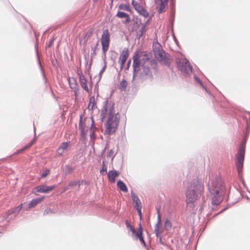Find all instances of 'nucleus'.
<instances>
[{"mask_svg": "<svg viewBox=\"0 0 250 250\" xmlns=\"http://www.w3.org/2000/svg\"><path fill=\"white\" fill-rule=\"evenodd\" d=\"M204 193V185L202 180L198 178L192 180L188 184L186 192L187 206L194 208L195 203L201 197H203Z\"/></svg>", "mask_w": 250, "mask_h": 250, "instance_id": "1", "label": "nucleus"}, {"mask_svg": "<svg viewBox=\"0 0 250 250\" xmlns=\"http://www.w3.org/2000/svg\"><path fill=\"white\" fill-rule=\"evenodd\" d=\"M213 205H219L223 200L226 190L225 183L222 178L216 177L212 182L211 186L208 185Z\"/></svg>", "mask_w": 250, "mask_h": 250, "instance_id": "2", "label": "nucleus"}, {"mask_svg": "<svg viewBox=\"0 0 250 250\" xmlns=\"http://www.w3.org/2000/svg\"><path fill=\"white\" fill-rule=\"evenodd\" d=\"M250 132V125H246V131L243 143L240 145L239 148L238 153L236 155L235 165L238 176L240 178L242 177V172L243 167L244 161L245 153V144L246 140L249 136Z\"/></svg>", "mask_w": 250, "mask_h": 250, "instance_id": "3", "label": "nucleus"}, {"mask_svg": "<svg viewBox=\"0 0 250 250\" xmlns=\"http://www.w3.org/2000/svg\"><path fill=\"white\" fill-rule=\"evenodd\" d=\"M112 93H111L109 98H107L105 101H104L103 106L101 109V121L103 122L104 119L106 117L107 110L108 109V123H109L112 118H113L115 115L114 106L115 103L110 101Z\"/></svg>", "mask_w": 250, "mask_h": 250, "instance_id": "4", "label": "nucleus"}, {"mask_svg": "<svg viewBox=\"0 0 250 250\" xmlns=\"http://www.w3.org/2000/svg\"><path fill=\"white\" fill-rule=\"evenodd\" d=\"M120 115L118 112L115 113L114 117L108 123V120L105 123V134L111 135L114 133L117 130L120 122Z\"/></svg>", "mask_w": 250, "mask_h": 250, "instance_id": "5", "label": "nucleus"}, {"mask_svg": "<svg viewBox=\"0 0 250 250\" xmlns=\"http://www.w3.org/2000/svg\"><path fill=\"white\" fill-rule=\"evenodd\" d=\"M176 64L178 69L181 71L184 76L187 77L193 73L192 67L186 58L177 61Z\"/></svg>", "mask_w": 250, "mask_h": 250, "instance_id": "6", "label": "nucleus"}, {"mask_svg": "<svg viewBox=\"0 0 250 250\" xmlns=\"http://www.w3.org/2000/svg\"><path fill=\"white\" fill-rule=\"evenodd\" d=\"M141 64V61L140 60V56L139 55V51L136 50L133 56V76L132 83L133 82L135 78L140 70V68Z\"/></svg>", "mask_w": 250, "mask_h": 250, "instance_id": "7", "label": "nucleus"}, {"mask_svg": "<svg viewBox=\"0 0 250 250\" xmlns=\"http://www.w3.org/2000/svg\"><path fill=\"white\" fill-rule=\"evenodd\" d=\"M101 41L102 46V51L104 52H107L110 43V33L108 29H105L103 31Z\"/></svg>", "mask_w": 250, "mask_h": 250, "instance_id": "8", "label": "nucleus"}, {"mask_svg": "<svg viewBox=\"0 0 250 250\" xmlns=\"http://www.w3.org/2000/svg\"><path fill=\"white\" fill-rule=\"evenodd\" d=\"M89 43L91 44V52L90 53L91 61L89 65V68H90L92 63L93 59L97 54V50L99 49L98 47L99 46V40L98 39H93L89 42Z\"/></svg>", "mask_w": 250, "mask_h": 250, "instance_id": "9", "label": "nucleus"}, {"mask_svg": "<svg viewBox=\"0 0 250 250\" xmlns=\"http://www.w3.org/2000/svg\"><path fill=\"white\" fill-rule=\"evenodd\" d=\"M144 63L142 65V70L140 73V75L142 78L148 77L150 79L153 78L152 73L150 70L149 66H147L145 64V62L143 61Z\"/></svg>", "mask_w": 250, "mask_h": 250, "instance_id": "10", "label": "nucleus"}, {"mask_svg": "<svg viewBox=\"0 0 250 250\" xmlns=\"http://www.w3.org/2000/svg\"><path fill=\"white\" fill-rule=\"evenodd\" d=\"M56 188L55 185L47 186L44 185H40L36 188V191L40 193H47Z\"/></svg>", "mask_w": 250, "mask_h": 250, "instance_id": "11", "label": "nucleus"}, {"mask_svg": "<svg viewBox=\"0 0 250 250\" xmlns=\"http://www.w3.org/2000/svg\"><path fill=\"white\" fill-rule=\"evenodd\" d=\"M128 56V49L125 48L121 54L119 59V62L120 64V71L123 69Z\"/></svg>", "mask_w": 250, "mask_h": 250, "instance_id": "12", "label": "nucleus"}, {"mask_svg": "<svg viewBox=\"0 0 250 250\" xmlns=\"http://www.w3.org/2000/svg\"><path fill=\"white\" fill-rule=\"evenodd\" d=\"M143 56L144 57L142 58V61H145V60L149 61V64L152 69H153L154 71H157V62L156 61L153 59H151L150 58L148 57V55L145 52H143Z\"/></svg>", "mask_w": 250, "mask_h": 250, "instance_id": "13", "label": "nucleus"}, {"mask_svg": "<svg viewBox=\"0 0 250 250\" xmlns=\"http://www.w3.org/2000/svg\"><path fill=\"white\" fill-rule=\"evenodd\" d=\"M143 229L141 225V223L139 224V228L138 231L136 233L135 236L137 238H138L141 243L143 245L144 247L146 248V245L144 240L143 237Z\"/></svg>", "mask_w": 250, "mask_h": 250, "instance_id": "14", "label": "nucleus"}, {"mask_svg": "<svg viewBox=\"0 0 250 250\" xmlns=\"http://www.w3.org/2000/svg\"><path fill=\"white\" fill-rule=\"evenodd\" d=\"M131 196L134 204V208L136 209L142 208L141 202L138 196L133 191L131 192Z\"/></svg>", "mask_w": 250, "mask_h": 250, "instance_id": "15", "label": "nucleus"}, {"mask_svg": "<svg viewBox=\"0 0 250 250\" xmlns=\"http://www.w3.org/2000/svg\"><path fill=\"white\" fill-rule=\"evenodd\" d=\"M157 212L158 213L157 216V222L154 227V232L155 233V235L157 238H159L160 232V225L161 222V215L160 213V210L159 209H157Z\"/></svg>", "mask_w": 250, "mask_h": 250, "instance_id": "16", "label": "nucleus"}, {"mask_svg": "<svg viewBox=\"0 0 250 250\" xmlns=\"http://www.w3.org/2000/svg\"><path fill=\"white\" fill-rule=\"evenodd\" d=\"M119 175V172L118 171L115 170H109L107 174L108 180L112 183H114L115 181L116 178Z\"/></svg>", "mask_w": 250, "mask_h": 250, "instance_id": "17", "label": "nucleus"}, {"mask_svg": "<svg viewBox=\"0 0 250 250\" xmlns=\"http://www.w3.org/2000/svg\"><path fill=\"white\" fill-rule=\"evenodd\" d=\"M44 199V197L41 198H36L32 200L28 204V207L25 208V206L23 207L25 210H27L28 208H32L37 206L40 202H41Z\"/></svg>", "mask_w": 250, "mask_h": 250, "instance_id": "18", "label": "nucleus"}, {"mask_svg": "<svg viewBox=\"0 0 250 250\" xmlns=\"http://www.w3.org/2000/svg\"><path fill=\"white\" fill-rule=\"evenodd\" d=\"M135 10L141 16L146 18L148 16V12L140 3L136 5Z\"/></svg>", "mask_w": 250, "mask_h": 250, "instance_id": "19", "label": "nucleus"}, {"mask_svg": "<svg viewBox=\"0 0 250 250\" xmlns=\"http://www.w3.org/2000/svg\"><path fill=\"white\" fill-rule=\"evenodd\" d=\"M159 47L158 49L155 51V55L157 58H160V61H163L166 59V56L164 55L165 52L162 48H161V45L158 44Z\"/></svg>", "mask_w": 250, "mask_h": 250, "instance_id": "20", "label": "nucleus"}, {"mask_svg": "<svg viewBox=\"0 0 250 250\" xmlns=\"http://www.w3.org/2000/svg\"><path fill=\"white\" fill-rule=\"evenodd\" d=\"M35 49H36V56H37V58L38 63L39 66L40 70L41 71L42 77H43V79L46 81L45 74V73L44 72L43 68L42 67V63H41V62L40 61V58H39V55L38 50L37 44L35 45Z\"/></svg>", "mask_w": 250, "mask_h": 250, "instance_id": "21", "label": "nucleus"}, {"mask_svg": "<svg viewBox=\"0 0 250 250\" xmlns=\"http://www.w3.org/2000/svg\"><path fill=\"white\" fill-rule=\"evenodd\" d=\"M93 31L92 29H89L86 32L83 36V45H85L88 40L92 36Z\"/></svg>", "mask_w": 250, "mask_h": 250, "instance_id": "22", "label": "nucleus"}, {"mask_svg": "<svg viewBox=\"0 0 250 250\" xmlns=\"http://www.w3.org/2000/svg\"><path fill=\"white\" fill-rule=\"evenodd\" d=\"M80 83L82 86V87L86 92L89 91L88 87L87 84L86 80L84 77V76H81L80 77Z\"/></svg>", "mask_w": 250, "mask_h": 250, "instance_id": "23", "label": "nucleus"}, {"mask_svg": "<svg viewBox=\"0 0 250 250\" xmlns=\"http://www.w3.org/2000/svg\"><path fill=\"white\" fill-rule=\"evenodd\" d=\"M117 186L121 191L123 192H126L128 191V189L126 185L123 181L121 180H119L117 181Z\"/></svg>", "mask_w": 250, "mask_h": 250, "instance_id": "24", "label": "nucleus"}, {"mask_svg": "<svg viewBox=\"0 0 250 250\" xmlns=\"http://www.w3.org/2000/svg\"><path fill=\"white\" fill-rule=\"evenodd\" d=\"M193 77L195 81L208 93L209 94V91L208 90L207 88L204 86L202 81L199 79L197 76L195 74H193Z\"/></svg>", "mask_w": 250, "mask_h": 250, "instance_id": "25", "label": "nucleus"}, {"mask_svg": "<svg viewBox=\"0 0 250 250\" xmlns=\"http://www.w3.org/2000/svg\"><path fill=\"white\" fill-rule=\"evenodd\" d=\"M95 104V97L92 96L90 97L89 99V103L88 106V109L89 110H92L94 108V105Z\"/></svg>", "mask_w": 250, "mask_h": 250, "instance_id": "26", "label": "nucleus"}, {"mask_svg": "<svg viewBox=\"0 0 250 250\" xmlns=\"http://www.w3.org/2000/svg\"><path fill=\"white\" fill-rule=\"evenodd\" d=\"M119 8L121 10H126L128 12H131V9L128 4L121 3L119 6Z\"/></svg>", "mask_w": 250, "mask_h": 250, "instance_id": "27", "label": "nucleus"}, {"mask_svg": "<svg viewBox=\"0 0 250 250\" xmlns=\"http://www.w3.org/2000/svg\"><path fill=\"white\" fill-rule=\"evenodd\" d=\"M164 226L165 229L166 230L168 231L172 228V223H171V221L168 219H167L165 221Z\"/></svg>", "mask_w": 250, "mask_h": 250, "instance_id": "28", "label": "nucleus"}, {"mask_svg": "<svg viewBox=\"0 0 250 250\" xmlns=\"http://www.w3.org/2000/svg\"><path fill=\"white\" fill-rule=\"evenodd\" d=\"M65 169L64 170V173L65 175H67L72 173L75 169L74 167H71L69 165H65Z\"/></svg>", "mask_w": 250, "mask_h": 250, "instance_id": "29", "label": "nucleus"}, {"mask_svg": "<svg viewBox=\"0 0 250 250\" xmlns=\"http://www.w3.org/2000/svg\"><path fill=\"white\" fill-rule=\"evenodd\" d=\"M22 204H21L18 207L13 209V210L10 212V214H15L16 215L18 214L22 208Z\"/></svg>", "mask_w": 250, "mask_h": 250, "instance_id": "30", "label": "nucleus"}, {"mask_svg": "<svg viewBox=\"0 0 250 250\" xmlns=\"http://www.w3.org/2000/svg\"><path fill=\"white\" fill-rule=\"evenodd\" d=\"M127 81L123 79L120 83V89L121 90L125 91L127 87Z\"/></svg>", "mask_w": 250, "mask_h": 250, "instance_id": "31", "label": "nucleus"}, {"mask_svg": "<svg viewBox=\"0 0 250 250\" xmlns=\"http://www.w3.org/2000/svg\"><path fill=\"white\" fill-rule=\"evenodd\" d=\"M125 225H126V227L129 229L132 232V234H136V233L137 232H136V230H135V229L133 227H132L130 224L129 223V222L127 221V220H125Z\"/></svg>", "mask_w": 250, "mask_h": 250, "instance_id": "32", "label": "nucleus"}, {"mask_svg": "<svg viewBox=\"0 0 250 250\" xmlns=\"http://www.w3.org/2000/svg\"><path fill=\"white\" fill-rule=\"evenodd\" d=\"M106 69V65H104L102 69L101 70V71H100L99 72V78H98V81L96 83V84L95 85V89L96 88V87L98 85V83H99V82L100 81L101 78H102V73L105 71Z\"/></svg>", "mask_w": 250, "mask_h": 250, "instance_id": "33", "label": "nucleus"}, {"mask_svg": "<svg viewBox=\"0 0 250 250\" xmlns=\"http://www.w3.org/2000/svg\"><path fill=\"white\" fill-rule=\"evenodd\" d=\"M141 23V20L140 21V22H139L138 21H135L132 25V31H136L140 25V24Z\"/></svg>", "mask_w": 250, "mask_h": 250, "instance_id": "34", "label": "nucleus"}, {"mask_svg": "<svg viewBox=\"0 0 250 250\" xmlns=\"http://www.w3.org/2000/svg\"><path fill=\"white\" fill-rule=\"evenodd\" d=\"M165 2H166V4H167V3L168 1L167 2H166L164 0V1L160 3V8H159V9L158 10V13H162L163 12H164L165 11Z\"/></svg>", "mask_w": 250, "mask_h": 250, "instance_id": "35", "label": "nucleus"}, {"mask_svg": "<svg viewBox=\"0 0 250 250\" xmlns=\"http://www.w3.org/2000/svg\"><path fill=\"white\" fill-rule=\"evenodd\" d=\"M79 129L81 130V134L82 137L84 139L86 136L87 130L85 129V126H82L81 127H79Z\"/></svg>", "mask_w": 250, "mask_h": 250, "instance_id": "36", "label": "nucleus"}, {"mask_svg": "<svg viewBox=\"0 0 250 250\" xmlns=\"http://www.w3.org/2000/svg\"><path fill=\"white\" fill-rule=\"evenodd\" d=\"M74 84H71L69 83L70 88L73 90V91H79L78 85L77 83L76 80L75 79H74Z\"/></svg>", "mask_w": 250, "mask_h": 250, "instance_id": "37", "label": "nucleus"}, {"mask_svg": "<svg viewBox=\"0 0 250 250\" xmlns=\"http://www.w3.org/2000/svg\"><path fill=\"white\" fill-rule=\"evenodd\" d=\"M146 31V28L143 26L141 28V29L139 30L138 33H137V37L140 39L143 36L145 32Z\"/></svg>", "mask_w": 250, "mask_h": 250, "instance_id": "38", "label": "nucleus"}, {"mask_svg": "<svg viewBox=\"0 0 250 250\" xmlns=\"http://www.w3.org/2000/svg\"><path fill=\"white\" fill-rule=\"evenodd\" d=\"M170 5L172 7L171 14V15L173 17H172V21H173V19H174V14H175V9H174V6H175L174 0H171Z\"/></svg>", "mask_w": 250, "mask_h": 250, "instance_id": "39", "label": "nucleus"}, {"mask_svg": "<svg viewBox=\"0 0 250 250\" xmlns=\"http://www.w3.org/2000/svg\"><path fill=\"white\" fill-rule=\"evenodd\" d=\"M116 16L121 19L125 18V17L127 16V13L124 12L118 11Z\"/></svg>", "mask_w": 250, "mask_h": 250, "instance_id": "40", "label": "nucleus"}, {"mask_svg": "<svg viewBox=\"0 0 250 250\" xmlns=\"http://www.w3.org/2000/svg\"><path fill=\"white\" fill-rule=\"evenodd\" d=\"M105 161L103 160L102 162V168L100 171V173L101 174H104V172H106L107 171V167L105 166Z\"/></svg>", "mask_w": 250, "mask_h": 250, "instance_id": "41", "label": "nucleus"}, {"mask_svg": "<svg viewBox=\"0 0 250 250\" xmlns=\"http://www.w3.org/2000/svg\"><path fill=\"white\" fill-rule=\"evenodd\" d=\"M50 173L49 169H46L41 175V178H44L46 176L48 175Z\"/></svg>", "mask_w": 250, "mask_h": 250, "instance_id": "42", "label": "nucleus"}, {"mask_svg": "<svg viewBox=\"0 0 250 250\" xmlns=\"http://www.w3.org/2000/svg\"><path fill=\"white\" fill-rule=\"evenodd\" d=\"M77 185H78L79 186H80V181H71L70 182L68 185V187H73V186H77Z\"/></svg>", "mask_w": 250, "mask_h": 250, "instance_id": "43", "label": "nucleus"}, {"mask_svg": "<svg viewBox=\"0 0 250 250\" xmlns=\"http://www.w3.org/2000/svg\"><path fill=\"white\" fill-rule=\"evenodd\" d=\"M26 149H27V148L26 147V146H25L22 148H21L20 149H19V150H17L16 152H15L13 153V155L20 154V153H22V152H23L24 151H25Z\"/></svg>", "mask_w": 250, "mask_h": 250, "instance_id": "44", "label": "nucleus"}, {"mask_svg": "<svg viewBox=\"0 0 250 250\" xmlns=\"http://www.w3.org/2000/svg\"><path fill=\"white\" fill-rule=\"evenodd\" d=\"M68 145V142H63L61 144V146H59L61 149H63V150L67 149Z\"/></svg>", "mask_w": 250, "mask_h": 250, "instance_id": "45", "label": "nucleus"}, {"mask_svg": "<svg viewBox=\"0 0 250 250\" xmlns=\"http://www.w3.org/2000/svg\"><path fill=\"white\" fill-rule=\"evenodd\" d=\"M83 115L81 114L80 117V120H79V127H81L82 126H85V125L83 123Z\"/></svg>", "mask_w": 250, "mask_h": 250, "instance_id": "46", "label": "nucleus"}, {"mask_svg": "<svg viewBox=\"0 0 250 250\" xmlns=\"http://www.w3.org/2000/svg\"><path fill=\"white\" fill-rule=\"evenodd\" d=\"M36 138L33 139L28 144L25 145L26 147L28 149L29 148L36 142Z\"/></svg>", "mask_w": 250, "mask_h": 250, "instance_id": "47", "label": "nucleus"}, {"mask_svg": "<svg viewBox=\"0 0 250 250\" xmlns=\"http://www.w3.org/2000/svg\"><path fill=\"white\" fill-rule=\"evenodd\" d=\"M49 213H54V211L51 208H47L44 210L43 215H46Z\"/></svg>", "mask_w": 250, "mask_h": 250, "instance_id": "48", "label": "nucleus"}, {"mask_svg": "<svg viewBox=\"0 0 250 250\" xmlns=\"http://www.w3.org/2000/svg\"><path fill=\"white\" fill-rule=\"evenodd\" d=\"M162 62L163 64H164L165 65L169 66H170V62H169V60L166 58L165 59L163 60V61H160Z\"/></svg>", "mask_w": 250, "mask_h": 250, "instance_id": "49", "label": "nucleus"}, {"mask_svg": "<svg viewBox=\"0 0 250 250\" xmlns=\"http://www.w3.org/2000/svg\"><path fill=\"white\" fill-rule=\"evenodd\" d=\"M108 156L109 157H111L112 158V159H113L114 158V157H115L114 152L112 149H110L108 153Z\"/></svg>", "mask_w": 250, "mask_h": 250, "instance_id": "50", "label": "nucleus"}, {"mask_svg": "<svg viewBox=\"0 0 250 250\" xmlns=\"http://www.w3.org/2000/svg\"><path fill=\"white\" fill-rule=\"evenodd\" d=\"M55 39V38L54 37H53V38L49 41L48 44L46 46V48L50 47L51 46V45H52Z\"/></svg>", "mask_w": 250, "mask_h": 250, "instance_id": "51", "label": "nucleus"}, {"mask_svg": "<svg viewBox=\"0 0 250 250\" xmlns=\"http://www.w3.org/2000/svg\"><path fill=\"white\" fill-rule=\"evenodd\" d=\"M90 138L91 140H95L96 138L95 132L93 130H91L90 133Z\"/></svg>", "mask_w": 250, "mask_h": 250, "instance_id": "52", "label": "nucleus"}, {"mask_svg": "<svg viewBox=\"0 0 250 250\" xmlns=\"http://www.w3.org/2000/svg\"><path fill=\"white\" fill-rule=\"evenodd\" d=\"M51 63L53 66L57 67L58 65V60L56 59L54 60L52 59L51 60Z\"/></svg>", "mask_w": 250, "mask_h": 250, "instance_id": "53", "label": "nucleus"}, {"mask_svg": "<svg viewBox=\"0 0 250 250\" xmlns=\"http://www.w3.org/2000/svg\"><path fill=\"white\" fill-rule=\"evenodd\" d=\"M64 152V150L62 149H61L60 147H58V148L57 150V153L59 155L61 156L62 154V153Z\"/></svg>", "mask_w": 250, "mask_h": 250, "instance_id": "54", "label": "nucleus"}, {"mask_svg": "<svg viewBox=\"0 0 250 250\" xmlns=\"http://www.w3.org/2000/svg\"><path fill=\"white\" fill-rule=\"evenodd\" d=\"M141 209H142V208H140L139 209H136L137 210V212H138V215L139 216V218H140V220H142V218H143Z\"/></svg>", "mask_w": 250, "mask_h": 250, "instance_id": "55", "label": "nucleus"}, {"mask_svg": "<svg viewBox=\"0 0 250 250\" xmlns=\"http://www.w3.org/2000/svg\"><path fill=\"white\" fill-rule=\"evenodd\" d=\"M125 21L124 22V23L125 24H126V23H127L130 22V19L129 16V15L128 14H127V16L125 17Z\"/></svg>", "mask_w": 250, "mask_h": 250, "instance_id": "56", "label": "nucleus"}, {"mask_svg": "<svg viewBox=\"0 0 250 250\" xmlns=\"http://www.w3.org/2000/svg\"><path fill=\"white\" fill-rule=\"evenodd\" d=\"M77 74L79 76V79L80 78V77L82 76H84L83 74L82 71L80 68H77Z\"/></svg>", "mask_w": 250, "mask_h": 250, "instance_id": "57", "label": "nucleus"}, {"mask_svg": "<svg viewBox=\"0 0 250 250\" xmlns=\"http://www.w3.org/2000/svg\"><path fill=\"white\" fill-rule=\"evenodd\" d=\"M90 119L92 121V123H91V127H90V130H92L93 127H94V120L93 116H92L90 117Z\"/></svg>", "mask_w": 250, "mask_h": 250, "instance_id": "58", "label": "nucleus"}, {"mask_svg": "<svg viewBox=\"0 0 250 250\" xmlns=\"http://www.w3.org/2000/svg\"><path fill=\"white\" fill-rule=\"evenodd\" d=\"M162 238H163L162 235L159 236V242L161 245H162L163 246H165L166 243L163 241Z\"/></svg>", "mask_w": 250, "mask_h": 250, "instance_id": "59", "label": "nucleus"}, {"mask_svg": "<svg viewBox=\"0 0 250 250\" xmlns=\"http://www.w3.org/2000/svg\"><path fill=\"white\" fill-rule=\"evenodd\" d=\"M131 4L133 6L134 8H135L136 7V5H138L139 4V3L135 1L134 0H132L131 1Z\"/></svg>", "mask_w": 250, "mask_h": 250, "instance_id": "60", "label": "nucleus"}, {"mask_svg": "<svg viewBox=\"0 0 250 250\" xmlns=\"http://www.w3.org/2000/svg\"><path fill=\"white\" fill-rule=\"evenodd\" d=\"M131 59L129 60L128 61H127V64H126V67L125 68V69L126 70H128L130 67V64H131Z\"/></svg>", "mask_w": 250, "mask_h": 250, "instance_id": "61", "label": "nucleus"}, {"mask_svg": "<svg viewBox=\"0 0 250 250\" xmlns=\"http://www.w3.org/2000/svg\"><path fill=\"white\" fill-rule=\"evenodd\" d=\"M80 181V185H87L89 184V183L88 182H87L86 181H85V180H82V181Z\"/></svg>", "mask_w": 250, "mask_h": 250, "instance_id": "62", "label": "nucleus"}, {"mask_svg": "<svg viewBox=\"0 0 250 250\" xmlns=\"http://www.w3.org/2000/svg\"><path fill=\"white\" fill-rule=\"evenodd\" d=\"M149 21H150V19H148L146 22L142 24V26H143L146 28V26L147 24V23H148V22Z\"/></svg>", "mask_w": 250, "mask_h": 250, "instance_id": "63", "label": "nucleus"}, {"mask_svg": "<svg viewBox=\"0 0 250 250\" xmlns=\"http://www.w3.org/2000/svg\"><path fill=\"white\" fill-rule=\"evenodd\" d=\"M116 56L114 55H111L110 56V59L113 62H115L116 60Z\"/></svg>", "mask_w": 250, "mask_h": 250, "instance_id": "64", "label": "nucleus"}]
</instances>
